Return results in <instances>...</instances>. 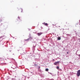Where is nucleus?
Instances as JSON below:
<instances>
[{"label":"nucleus","mask_w":80,"mask_h":80,"mask_svg":"<svg viewBox=\"0 0 80 80\" xmlns=\"http://www.w3.org/2000/svg\"><path fill=\"white\" fill-rule=\"evenodd\" d=\"M77 77H80V70H78L77 71Z\"/></svg>","instance_id":"1"},{"label":"nucleus","mask_w":80,"mask_h":80,"mask_svg":"<svg viewBox=\"0 0 80 80\" xmlns=\"http://www.w3.org/2000/svg\"><path fill=\"white\" fill-rule=\"evenodd\" d=\"M59 63H60V62L59 61H58L56 62H55L54 63V65H57L58 64H59Z\"/></svg>","instance_id":"2"},{"label":"nucleus","mask_w":80,"mask_h":80,"mask_svg":"<svg viewBox=\"0 0 80 80\" xmlns=\"http://www.w3.org/2000/svg\"><path fill=\"white\" fill-rule=\"evenodd\" d=\"M37 34L39 36H40V35H41L42 34V32L38 33Z\"/></svg>","instance_id":"3"},{"label":"nucleus","mask_w":80,"mask_h":80,"mask_svg":"<svg viewBox=\"0 0 80 80\" xmlns=\"http://www.w3.org/2000/svg\"><path fill=\"white\" fill-rule=\"evenodd\" d=\"M42 24L43 25H46V26H47V25H48V24L47 23H45V22H44L42 23Z\"/></svg>","instance_id":"4"},{"label":"nucleus","mask_w":80,"mask_h":80,"mask_svg":"<svg viewBox=\"0 0 80 80\" xmlns=\"http://www.w3.org/2000/svg\"><path fill=\"white\" fill-rule=\"evenodd\" d=\"M58 40H60L61 39V38H60V37H59L58 38Z\"/></svg>","instance_id":"5"},{"label":"nucleus","mask_w":80,"mask_h":80,"mask_svg":"<svg viewBox=\"0 0 80 80\" xmlns=\"http://www.w3.org/2000/svg\"><path fill=\"white\" fill-rule=\"evenodd\" d=\"M46 72H48V68L46 69Z\"/></svg>","instance_id":"6"},{"label":"nucleus","mask_w":80,"mask_h":80,"mask_svg":"<svg viewBox=\"0 0 80 80\" xmlns=\"http://www.w3.org/2000/svg\"><path fill=\"white\" fill-rule=\"evenodd\" d=\"M20 11H21V12H22V11H23V10L22 9H20Z\"/></svg>","instance_id":"7"},{"label":"nucleus","mask_w":80,"mask_h":80,"mask_svg":"<svg viewBox=\"0 0 80 80\" xmlns=\"http://www.w3.org/2000/svg\"><path fill=\"white\" fill-rule=\"evenodd\" d=\"M57 69H59V67H58V66L57 67Z\"/></svg>","instance_id":"8"},{"label":"nucleus","mask_w":80,"mask_h":80,"mask_svg":"<svg viewBox=\"0 0 80 80\" xmlns=\"http://www.w3.org/2000/svg\"><path fill=\"white\" fill-rule=\"evenodd\" d=\"M35 66H37V64H34Z\"/></svg>","instance_id":"9"},{"label":"nucleus","mask_w":80,"mask_h":80,"mask_svg":"<svg viewBox=\"0 0 80 80\" xmlns=\"http://www.w3.org/2000/svg\"><path fill=\"white\" fill-rule=\"evenodd\" d=\"M78 56L79 57H80V54H79V55H78Z\"/></svg>","instance_id":"10"},{"label":"nucleus","mask_w":80,"mask_h":80,"mask_svg":"<svg viewBox=\"0 0 80 80\" xmlns=\"http://www.w3.org/2000/svg\"><path fill=\"white\" fill-rule=\"evenodd\" d=\"M67 54H68V52H67Z\"/></svg>","instance_id":"11"},{"label":"nucleus","mask_w":80,"mask_h":80,"mask_svg":"<svg viewBox=\"0 0 80 80\" xmlns=\"http://www.w3.org/2000/svg\"><path fill=\"white\" fill-rule=\"evenodd\" d=\"M53 61H55V59H53Z\"/></svg>","instance_id":"12"},{"label":"nucleus","mask_w":80,"mask_h":80,"mask_svg":"<svg viewBox=\"0 0 80 80\" xmlns=\"http://www.w3.org/2000/svg\"><path fill=\"white\" fill-rule=\"evenodd\" d=\"M18 18H20L19 17H18Z\"/></svg>","instance_id":"13"}]
</instances>
